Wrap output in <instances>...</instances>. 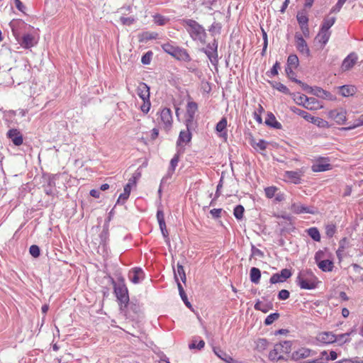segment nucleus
<instances>
[{
  "label": "nucleus",
  "instance_id": "1",
  "mask_svg": "<svg viewBox=\"0 0 363 363\" xmlns=\"http://www.w3.org/2000/svg\"><path fill=\"white\" fill-rule=\"evenodd\" d=\"M9 25L13 35L23 48L28 49L34 46L35 38L33 35L31 34H25L22 37L21 36L20 30L26 26L23 21L13 20Z\"/></svg>",
  "mask_w": 363,
  "mask_h": 363
},
{
  "label": "nucleus",
  "instance_id": "2",
  "mask_svg": "<svg viewBox=\"0 0 363 363\" xmlns=\"http://www.w3.org/2000/svg\"><path fill=\"white\" fill-rule=\"evenodd\" d=\"M182 25L186 27V31L193 40H198L204 44L207 36L205 28L197 21L193 19H182Z\"/></svg>",
  "mask_w": 363,
  "mask_h": 363
},
{
  "label": "nucleus",
  "instance_id": "3",
  "mask_svg": "<svg viewBox=\"0 0 363 363\" xmlns=\"http://www.w3.org/2000/svg\"><path fill=\"white\" fill-rule=\"evenodd\" d=\"M108 279L113 286L114 294L119 302L120 309L123 310V304L128 303L129 301L128 291L125 284V279L122 276L118 278V282H116L111 277H109Z\"/></svg>",
  "mask_w": 363,
  "mask_h": 363
},
{
  "label": "nucleus",
  "instance_id": "4",
  "mask_svg": "<svg viewBox=\"0 0 363 363\" xmlns=\"http://www.w3.org/2000/svg\"><path fill=\"white\" fill-rule=\"evenodd\" d=\"M164 52L179 61L190 62L191 58L187 50L183 48L174 45L173 42H167L161 45Z\"/></svg>",
  "mask_w": 363,
  "mask_h": 363
},
{
  "label": "nucleus",
  "instance_id": "5",
  "mask_svg": "<svg viewBox=\"0 0 363 363\" xmlns=\"http://www.w3.org/2000/svg\"><path fill=\"white\" fill-rule=\"evenodd\" d=\"M292 342L285 340L274 345V349L269 353V359L272 362L286 359L284 354H289L291 352Z\"/></svg>",
  "mask_w": 363,
  "mask_h": 363
},
{
  "label": "nucleus",
  "instance_id": "6",
  "mask_svg": "<svg viewBox=\"0 0 363 363\" xmlns=\"http://www.w3.org/2000/svg\"><path fill=\"white\" fill-rule=\"evenodd\" d=\"M127 310L128 315L133 318H138L141 313V306L139 301L136 299L128 301V303H124L123 310Z\"/></svg>",
  "mask_w": 363,
  "mask_h": 363
},
{
  "label": "nucleus",
  "instance_id": "7",
  "mask_svg": "<svg viewBox=\"0 0 363 363\" xmlns=\"http://www.w3.org/2000/svg\"><path fill=\"white\" fill-rule=\"evenodd\" d=\"M295 39H296V47L297 50L301 54L304 55L306 57H309L311 55V51L307 45L306 41L303 38L302 35L299 33H296Z\"/></svg>",
  "mask_w": 363,
  "mask_h": 363
},
{
  "label": "nucleus",
  "instance_id": "8",
  "mask_svg": "<svg viewBox=\"0 0 363 363\" xmlns=\"http://www.w3.org/2000/svg\"><path fill=\"white\" fill-rule=\"evenodd\" d=\"M197 110L198 105L196 102H188L186 110L187 118L186 119V126L188 129L193 128L194 115Z\"/></svg>",
  "mask_w": 363,
  "mask_h": 363
},
{
  "label": "nucleus",
  "instance_id": "9",
  "mask_svg": "<svg viewBox=\"0 0 363 363\" xmlns=\"http://www.w3.org/2000/svg\"><path fill=\"white\" fill-rule=\"evenodd\" d=\"M296 283L302 289L311 290L317 287V277L296 278Z\"/></svg>",
  "mask_w": 363,
  "mask_h": 363
},
{
  "label": "nucleus",
  "instance_id": "10",
  "mask_svg": "<svg viewBox=\"0 0 363 363\" xmlns=\"http://www.w3.org/2000/svg\"><path fill=\"white\" fill-rule=\"evenodd\" d=\"M292 275V273L289 269H283L281 270L279 273L274 274L269 279V282L272 284H275L278 283H283L286 281L289 278H290Z\"/></svg>",
  "mask_w": 363,
  "mask_h": 363
},
{
  "label": "nucleus",
  "instance_id": "11",
  "mask_svg": "<svg viewBox=\"0 0 363 363\" xmlns=\"http://www.w3.org/2000/svg\"><path fill=\"white\" fill-rule=\"evenodd\" d=\"M207 48L211 49L212 52H209L208 49H202V51L207 55L209 60L213 65H216L218 62V43L216 40H213L212 43L207 45Z\"/></svg>",
  "mask_w": 363,
  "mask_h": 363
},
{
  "label": "nucleus",
  "instance_id": "12",
  "mask_svg": "<svg viewBox=\"0 0 363 363\" xmlns=\"http://www.w3.org/2000/svg\"><path fill=\"white\" fill-rule=\"evenodd\" d=\"M290 211L296 214H301V213H309V214H315L316 213V210L313 206H306L302 205L301 203H292L290 207Z\"/></svg>",
  "mask_w": 363,
  "mask_h": 363
},
{
  "label": "nucleus",
  "instance_id": "13",
  "mask_svg": "<svg viewBox=\"0 0 363 363\" xmlns=\"http://www.w3.org/2000/svg\"><path fill=\"white\" fill-rule=\"evenodd\" d=\"M315 354V352L306 347H301L291 354V358L294 361L305 359Z\"/></svg>",
  "mask_w": 363,
  "mask_h": 363
},
{
  "label": "nucleus",
  "instance_id": "14",
  "mask_svg": "<svg viewBox=\"0 0 363 363\" xmlns=\"http://www.w3.org/2000/svg\"><path fill=\"white\" fill-rule=\"evenodd\" d=\"M346 114L347 111L344 108H337L329 112V116L340 125L345 123Z\"/></svg>",
  "mask_w": 363,
  "mask_h": 363
},
{
  "label": "nucleus",
  "instance_id": "15",
  "mask_svg": "<svg viewBox=\"0 0 363 363\" xmlns=\"http://www.w3.org/2000/svg\"><path fill=\"white\" fill-rule=\"evenodd\" d=\"M6 136L9 139H10L12 141L13 145L16 146H20L23 143L22 134L16 128L10 129L7 132Z\"/></svg>",
  "mask_w": 363,
  "mask_h": 363
},
{
  "label": "nucleus",
  "instance_id": "16",
  "mask_svg": "<svg viewBox=\"0 0 363 363\" xmlns=\"http://www.w3.org/2000/svg\"><path fill=\"white\" fill-rule=\"evenodd\" d=\"M357 55L355 52L350 53L343 60L341 68L343 71L352 69L357 61Z\"/></svg>",
  "mask_w": 363,
  "mask_h": 363
},
{
  "label": "nucleus",
  "instance_id": "17",
  "mask_svg": "<svg viewBox=\"0 0 363 363\" xmlns=\"http://www.w3.org/2000/svg\"><path fill=\"white\" fill-rule=\"evenodd\" d=\"M312 170L315 172H325L330 169L331 164L328 163V160L326 158H320L315 164L312 165Z\"/></svg>",
  "mask_w": 363,
  "mask_h": 363
},
{
  "label": "nucleus",
  "instance_id": "18",
  "mask_svg": "<svg viewBox=\"0 0 363 363\" xmlns=\"http://www.w3.org/2000/svg\"><path fill=\"white\" fill-rule=\"evenodd\" d=\"M317 340L324 344H330L335 342L337 337L332 332H323L318 335Z\"/></svg>",
  "mask_w": 363,
  "mask_h": 363
},
{
  "label": "nucleus",
  "instance_id": "19",
  "mask_svg": "<svg viewBox=\"0 0 363 363\" xmlns=\"http://www.w3.org/2000/svg\"><path fill=\"white\" fill-rule=\"evenodd\" d=\"M331 31H325L320 29L318 33L315 38V40L320 43V48L323 49L328 43Z\"/></svg>",
  "mask_w": 363,
  "mask_h": 363
},
{
  "label": "nucleus",
  "instance_id": "20",
  "mask_svg": "<svg viewBox=\"0 0 363 363\" xmlns=\"http://www.w3.org/2000/svg\"><path fill=\"white\" fill-rule=\"evenodd\" d=\"M144 272L140 267H135L129 272V279L134 284H138L144 278Z\"/></svg>",
  "mask_w": 363,
  "mask_h": 363
},
{
  "label": "nucleus",
  "instance_id": "21",
  "mask_svg": "<svg viewBox=\"0 0 363 363\" xmlns=\"http://www.w3.org/2000/svg\"><path fill=\"white\" fill-rule=\"evenodd\" d=\"M293 95H294V100L298 105H302L304 107H306V108H310V109H312L313 108H314V106H308V105H306V101H315L316 99H315L313 97H308L304 94H299L298 96H296V94H294Z\"/></svg>",
  "mask_w": 363,
  "mask_h": 363
},
{
  "label": "nucleus",
  "instance_id": "22",
  "mask_svg": "<svg viewBox=\"0 0 363 363\" xmlns=\"http://www.w3.org/2000/svg\"><path fill=\"white\" fill-rule=\"evenodd\" d=\"M137 94L142 100L150 99V87L147 84L141 82L137 88Z\"/></svg>",
  "mask_w": 363,
  "mask_h": 363
},
{
  "label": "nucleus",
  "instance_id": "23",
  "mask_svg": "<svg viewBox=\"0 0 363 363\" xmlns=\"http://www.w3.org/2000/svg\"><path fill=\"white\" fill-rule=\"evenodd\" d=\"M160 120L166 127H169L172 123V111L168 108H164L160 113Z\"/></svg>",
  "mask_w": 363,
  "mask_h": 363
},
{
  "label": "nucleus",
  "instance_id": "24",
  "mask_svg": "<svg viewBox=\"0 0 363 363\" xmlns=\"http://www.w3.org/2000/svg\"><path fill=\"white\" fill-rule=\"evenodd\" d=\"M340 94L343 97L353 96L357 92V88L353 85H342L338 86Z\"/></svg>",
  "mask_w": 363,
  "mask_h": 363
},
{
  "label": "nucleus",
  "instance_id": "25",
  "mask_svg": "<svg viewBox=\"0 0 363 363\" xmlns=\"http://www.w3.org/2000/svg\"><path fill=\"white\" fill-rule=\"evenodd\" d=\"M286 179L291 182L298 184L301 182V174L298 171H286L284 174Z\"/></svg>",
  "mask_w": 363,
  "mask_h": 363
},
{
  "label": "nucleus",
  "instance_id": "26",
  "mask_svg": "<svg viewBox=\"0 0 363 363\" xmlns=\"http://www.w3.org/2000/svg\"><path fill=\"white\" fill-rule=\"evenodd\" d=\"M213 352L220 359L227 363H239L219 347H214Z\"/></svg>",
  "mask_w": 363,
  "mask_h": 363
},
{
  "label": "nucleus",
  "instance_id": "27",
  "mask_svg": "<svg viewBox=\"0 0 363 363\" xmlns=\"http://www.w3.org/2000/svg\"><path fill=\"white\" fill-rule=\"evenodd\" d=\"M318 268L324 272H330L333 270L334 263L329 259H325L316 263Z\"/></svg>",
  "mask_w": 363,
  "mask_h": 363
},
{
  "label": "nucleus",
  "instance_id": "28",
  "mask_svg": "<svg viewBox=\"0 0 363 363\" xmlns=\"http://www.w3.org/2000/svg\"><path fill=\"white\" fill-rule=\"evenodd\" d=\"M265 124L269 127L281 129L282 125L278 122L272 113H268L265 118Z\"/></svg>",
  "mask_w": 363,
  "mask_h": 363
},
{
  "label": "nucleus",
  "instance_id": "29",
  "mask_svg": "<svg viewBox=\"0 0 363 363\" xmlns=\"http://www.w3.org/2000/svg\"><path fill=\"white\" fill-rule=\"evenodd\" d=\"M191 128L188 129L186 128V130H182L179 133L178 140L177 142V145H180L182 143H188L191 140Z\"/></svg>",
  "mask_w": 363,
  "mask_h": 363
},
{
  "label": "nucleus",
  "instance_id": "30",
  "mask_svg": "<svg viewBox=\"0 0 363 363\" xmlns=\"http://www.w3.org/2000/svg\"><path fill=\"white\" fill-rule=\"evenodd\" d=\"M159 34L156 32H143L139 35L140 42H147L150 40L157 39Z\"/></svg>",
  "mask_w": 363,
  "mask_h": 363
},
{
  "label": "nucleus",
  "instance_id": "31",
  "mask_svg": "<svg viewBox=\"0 0 363 363\" xmlns=\"http://www.w3.org/2000/svg\"><path fill=\"white\" fill-rule=\"evenodd\" d=\"M227 126V119L225 118H222L221 120L216 124V130L217 132L220 133V136L226 138L227 133L225 131Z\"/></svg>",
  "mask_w": 363,
  "mask_h": 363
},
{
  "label": "nucleus",
  "instance_id": "32",
  "mask_svg": "<svg viewBox=\"0 0 363 363\" xmlns=\"http://www.w3.org/2000/svg\"><path fill=\"white\" fill-rule=\"evenodd\" d=\"M296 19L300 26L308 24L307 11L305 9L298 11L296 15Z\"/></svg>",
  "mask_w": 363,
  "mask_h": 363
},
{
  "label": "nucleus",
  "instance_id": "33",
  "mask_svg": "<svg viewBox=\"0 0 363 363\" xmlns=\"http://www.w3.org/2000/svg\"><path fill=\"white\" fill-rule=\"evenodd\" d=\"M250 281L254 284H258L261 278V271L257 267H252L250 272Z\"/></svg>",
  "mask_w": 363,
  "mask_h": 363
},
{
  "label": "nucleus",
  "instance_id": "34",
  "mask_svg": "<svg viewBox=\"0 0 363 363\" xmlns=\"http://www.w3.org/2000/svg\"><path fill=\"white\" fill-rule=\"evenodd\" d=\"M131 191V187L129 184H126L124 186L123 193L121 194L118 200L117 203L123 204L125 201L129 198Z\"/></svg>",
  "mask_w": 363,
  "mask_h": 363
},
{
  "label": "nucleus",
  "instance_id": "35",
  "mask_svg": "<svg viewBox=\"0 0 363 363\" xmlns=\"http://www.w3.org/2000/svg\"><path fill=\"white\" fill-rule=\"evenodd\" d=\"M174 279H178L177 276H179L183 283H186V277L184 269V267L179 262L177 264V270L174 269Z\"/></svg>",
  "mask_w": 363,
  "mask_h": 363
},
{
  "label": "nucleus",
  "instance_id": "36",
  "mask_svg": "<svg viewBox=\"0 0 363 363\" xmlns=\"http://www.w3.org/2000/svg\"><path fill=\"white\" fill-rule=\"evenodd\" d=\"M336 21L335 17L325 18L320 29L325 31H330V28L334 25Z\"/></svg>",
  "mask_w": 363,
  "mask_h": 363
},
{
  "label": "nucleus",
  "instance_id": "37",
  "mask_svg": "<svg viewBox=\"0 0 363 363\" xmlns=\"http://www.w3.org/2000/svg\"><path fill=\"white\" fill-rule=\"evenodd\" d=\"M176 281L177 283V286H178V289H179V295L182 299V301H184V303H185V305L188 307V308H191V303L188 301V298H187V296L182 286V284H180V282L179 281V279L177 278H176Z\"/></svg>",
  "mask_w": 363,
  "mask_h": 363
},
{
  "label": "nucleus",
  "instance_id": "38",
  "mask_svg": "<svg viewBox=\"0 0 363 363\" xmlns=\"http://www.w3.org/2000/svg\"><path fill=\"white\" fill-rule=\"evenodd\" d=\"M299 65L298 57L295 54H291L287 58V65L286 67L296 68Z\"/></svg>",
  "mask_w": 363,
  "mask_h": 363
},
{
  "label": "nucleus",
  "instance_id": "39",
  "mask_svg": "<svg viewBox=\"0 0 363 363\" xmlns=\"http://www.w3.org/2000/svg\"><path fill=\"white\" fill-rule=\"evenodd\" d=\"M309 122L319 128H328L329 126L328 121L319 117L311 116Z\"/></svg>",
  "mask_w": 363,
  "mask_h": 363
},
{
  "label": "nucleus",
  "instance_id": "40",
  "mask_svg": "<svg viewBox=\"0 0 363 363\" xmlns=\"http://www.w3.org/2000/svg\"><path fill=\"white\" fill-rule=\"evenodd\" d=\"M290 110H291L293 113H296V114H297V115H298V116H301L302 118H303L304 119H306L307 121H310V119H311V116H311V114H309L308 112H306V111H303V110H301V109H300V108H297V107H296V106H291V107H290Z\"/></svg>",
  "mask_w": 363,
  "mask_h": 363
},
{
  "label": "nucleus",
  "instance_id": "41",
  "mask_svg": "<svg viewBox=\"0 0 363 363\" xmlns=\"http://www.w3.org/2000/svg\"><path fill=\"white\" fill-rule=\"evenodd\" d=\"M354 332L353 330H352L350 333H342L336 335L337 340L340 345H342L343 344L346 342H349L350 341V338L349 337L350 335Z\"/></svg>",
  "mask_w": 363,
  "mask_h": 363
},
{
  "label": "nucleus",
  "instance_id": "42",
  "mask_svg": "<svg viewBox=\"0 0 363 363\" xmlns=\"http://www.w3.org/2000/svg\"><path fill=\"white\" fill-rule=\"evenodd\" d=\"M108 225L104 224L103 230L100 234V244H102L105 246L108 240Z\"/></svg>",
  "mask_w": 363,
  "mask_h": 363
},
{
  "label": "nucleus",
  "instance_id": "43",
  "mask_svg": "<svg viewBox=\"0 0 363 363\" xmlns=\"http://www.w3.org/2000/svg\"><path fill=\"white\" fill-rule=\"evenodd\" d=\"M272 87L285 94H291L289 89L282 83L278 82H270Z\"/></svg>",
  "mask_w": 363,
  "mask_h": 363
},
{
  "label": "nucleus",
  "instance_id": "44",
  "mask_svg": "<svg viewBox=\"0 0 363 363\" xmlns=\"http://www.w3.org/2000/svg\"><path fill=\"white\" fill-rule=\"evenodd\" d=\"M308 235L315 241L319 242L320 240V235L319 230L315 227L308 228L307 230Z\"/></svg>",
  "mask_w": 363,
  "mask_h": 363
},
{
  "label": "nucleus",
  "instance_id": "45",
  "mask_svg": "<svg viewBox=\"0 0 363 363\" xmlns=\"http://www.w3.org/2000/svg\"><path fill=\"white\" fill-rule=\"evenodd\" d=\"M251 145L257 151H263L266 150L267 143L264 140H259L258 142H255L253 140L251 143Z\"/></svg>",
  "mask_w": 363,
  "mask_h": 363
},
{
  "label": "nucleus",
  "instance_id": "46",
  "mask_svg": "<svg viewBox=\"0 0 363 363\" xmlns=\"http://www.w3.org/2000/svg\"><path fill=\"white\" fill-rule=\"evenodd\" d=\"M245 208L242 205H238L235 207L233 215L238 220H241L243 218Z\"/></svg>",
  "mask_w": 363,
  "mask_h": 363
},
{
  "label": "nucleus",
  "instance_id": "47",
  "mask_svg": "<svg viewBox=\"0 0 363 363\" xmlns=\"http://www.w3.org/2000/svg\"><path fill=\"white\" fill-rule=\"evenodd\" d=\"M154 23L158 26H164L169 19L160 14H156L153 16Z\"/></svg>",
  "mask_w": 363,
  "mask_h": 363
},
{
  "label": "nucleus",
  "instance_id": "48",
  "mask_svg": "<svg viewBox=\"0 0 363 363\" xmlns=\"http://www.w3.org/2000/svg\"><path fill=\"white\" fill-rule=\"evenodd\" d=\"M221 24L220 23L214 22L209 28L208 31L211 33V35H214L216 34H220L221 30Z\"/></svg>",
  "mask_w": 363,
  "mask_h": 363
},
{
  "label": "nucleus",
  "instance_id": "49",
  "mask_svg": "<svg viewBox=\"0 0 363 363\" xmlns=\"http://www.w3.org/2000/svg\"><path fill=\"white\" fill-rule=\"evenodd\" d=\"M279 316H280V315L277 312L271 313L265 318L264 324L266 325H269L272 324L275 320H277L279 318Z\"/></svg>",
  "mask_w": 363,
  "mask_h": 363
},
{
  "label": "nucleus",
  "instance_id": "50",
  "mask_svg": "<svg viewBox=\"0 0 363 363\" xmlns=\"http://www.w3.org/2000/svg\"><path fill=\"white\" fill-rule=\"evenodd\" d=\"M346 241V238H342L340 241V243H339V247L338 249L336 251V255H337V257L339 259V261L340 262L342 259V253L344 252V250H345V246H344V244Z\"/></svg>",
  "mask_w": 363,
  "mask_h": 363
},
{
  "label": "nucleus",
  "instance_id": "51",
  "mask_svg": "<svg viewBox=\"0 0 363 363\" xmlns=\"http://www.w3.org/2000/svg\"><path fill=\"white\" fill-rule=\"evenodd\" d=\"M205 346V342L203 340H201L198 342H196V340H192V342L189 345V349L192 350V349H198V350H201L202 348H203Z\"/></svg>",
  "mask_w": 363,
  "mask_h": 363
},
{
  "label": "nucleus",
  "instance_id": "52",
  "mask_svg": "<svg viewBox=\"0 0 363 363\" xmlns=\"http://www.w3.org/2000/svg\"><path fill=\"white\" fill-rule=\"evenodd\" d=\"M268 345V341L264 338H259L257 340L256 342V348L259 351H263L264 350Z\"/></svg>",
  "mask_w": 363,
  "mask_h": 363
},
{
  "label": "nucleus",
  "instance_id": "53",
  "mask_svg": "<svg viewBox=\"0 0 363 363\" xmlns=\"http://www.w3.org/2000/svg\"><path fill=\"white\" fill-rule=\"evenodd\" d=\"M336 233V226L334 224H328L325 226V234L328 238H333Z\"/></svg>",
  "mask_w": 363,
  "mask_h": 363
},
{
  "label": "nucleus",
  "instance_id": "54",
  "mask_svg": "<svg viewBox=\"0 0 363 363\" xmlns=\"http://www.w3.org/2000/svg\"><path fill=\"white\" fill-rule=\"evenodd\" d=\"M280 68V63L276 62L269 72H267L266 74L269 77H273L278 74V69Z\"/></svg>",
  "mask_w": 363,
  "mask_h": 363
},
{
  "label": "nucleus",
  "instance_id": "55",
  "mask_svg": "<svg viewBox=\"0 0 363 363\" xmlns=\"http://www.w3.org/2000/svg\"><path fill=\"white\" fill-rule=\"evenodd\" d=\"M152 55L153 52L152 51H147L142 56L141 62L143 65H149L151 62Z\"/></svg>",
  "mask_w": 363,
  "mask_h": 363
},
{
  "label": "nucleus",
  "instance_id": "56",
  "mask_svg": "<svg viewBox=\"0 0 363 363\" xmlns=\"http://www.w3.org/2000/svg\"><path fill=\"white\" fill-rule=\"evenodd\" d=\"M179 160V155L178 153L175 154L170 161V166L169 168V171L174 172L175 170V168L178 164Z\"/></svg>",
  "mask_w": 363,
  "mask_h": 363
},
{
  "label": "nucleus",
  "instance_id": "57",
  "mask_svg": "<svg viewBox=\"0 0 363 363\" xmlns=\"http://www.w3.org/2000/svg\"><path fill=\"white\" fill-rule=\"evenodd\" d=\"M30 254L35 258H37L40 255V247L36 245H33L29 248Z\"/></svg>",
  "mask_w": 363,
  "mask_h": 363
},
{
  "label": "nucleus",
  "instance_id": "58",
  "mask_svg": "<svg viewBox=\"0 0 363 363\" xmlns=\"http://www.w3.org/2000/svg\"><path fill=\"white\" fill-rule=\"evenodd\" d=\"M285 72H286V76L287 77L291 79L292 82H295L296 83V80H298V79L296 78V73L293 71V68L292 67H286L285 68Z\"/></svg>",
  "mask_w": 363,
  "mask_h": 363
},
{
  "label": "nucleus",
  "instance_id": "59",
  "mask_svg": "<svg viewBox=\"0 0 363 363\" xmlns=\"http://www.w3.org/2000/svg\"><path fill=\"white\" fill-rule=\"evenodd\" d=\"M316 277L311 269L302 270L298 273L297 278Z\"/></svg>",
  "mask_w": 363,
  "mask_h": 363
},
{
  "label": "nucleus",
  "instance_id": "60",
  "mask_svg": "<svg viewBox=\"0 0 363 363\" xmlns=\"http://www.w3.org/2000/svg\"><path fill=\"white\" fill-rule=\"evenodd\" d=\"M251 252H252L251 257H259L260 258H262L264 256V252L262 250H260L259 249L257 248L253 245H252Z\"/></svg>",
  "mask_w": 363,
  "mask_h": 363
},
{
  "label": "nucleus",
  "instance_id": "61",
  "mask_svg": "<svg viewBox=\"0 0 363 363\" xmlns=\"http://www.w3.org/2000/svg\"><path fill=\"white\" fill-rule=\"evenodd\" d=\"M265 194L267 198H272L274 196L276 191H277V188L275 186H269L267 187L265 189Z\"/></svg>",
  "mask_w": 363,
  "mask_h": 363
},
{
  "label": "nucleus",
  "instance_id": "62",
  "mask_svg": "<svg viewBox=\"0 0 363 363\" xmlns=\"http://www.w3.org/2000/svg\"><path fill=\"white\" fill-rule=\"evenodd\" d=\"M254 308L255 310L257 311H260L264 313H267L268 312V307L267 305H262V302L259 301H257L255 306H254Z\"/></svg>",
  "mask_w": 363,
  "mask_h": 363
},
{
  "label": "nucleus",
  "instance_id": "63",
  "mask_svg": "<svg viewBox=\"0 0 363 363\" xmlns=\"http://www.w3.org/2000/svg\"><path fill=\"white\" fill-rule=\"evenodd\" d=\"M362 125H363V114L359 116V117L358 118L355 119L354 123L352 125H350L346 129L351 130V129L359 127Z\"/></svg>",
  "mask_w": 363,
  "mask_h": 363
},
{
  "label": "nucleus",
  "instance_id": "64",
  "mask_svg": "<svg viewBox=\"0 0 363 363\" xmlns=\"http://www.w3.org/2000/svg\"><path fill=\"white\" fill-rule=\"evenodd\" d=\"M325 253L323 250H318L315 252L314 259L315 263H318V262H320L322 260L325 259Z\"/></svg>",
  "mask_w": 363,
  "mask_h": 363
}]
</instances>
